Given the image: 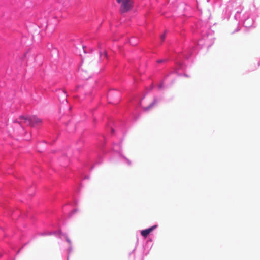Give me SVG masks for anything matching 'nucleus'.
<instances>
[{"label":"nucleus","mask_w":260,"mask_h":260,"mask_svg":"<svg viewBox=\"0 0 260 260\" xmlns=\"http://www.w3.org/2000/svg\"><path fill=\"white\" fill-rule=\"evenodd\" d=\"M157 227V225H153L148 229L142 230L141 232V235L144 237H147V236L152 231H153Z\"/></svg>","instance_id":"obj_3"},{"label":"nucleus","mask_w":260,"mask_h":260,"mask_svg":"<svg viewBox=\"0 0 260 260\" xmlns=\"http://www.w3.org/2000/svg\"><path fill=\"white\" fill-rule=\"evenodd\" d=\"M116 2L120 5L119 12L121 14L129 12L134 7V0H116Z\"/></svg>","instance_id":"obj_1"},{"label":"nucleus","mask_w":260,"mask_h":260,"mask_svg":"<svg viewBox=\"0 0 260 260\" xmlns=\"http://www.w3.org/2000/svg\"><path fill=\"white\" fill-rule=\"evenodd\" d=\"M31 126H34L35 125H39L42 123V120L36 117H31Z\"/></svg>","instance_id":"obj_4"},{"label":"nucleus","mask_w":260,"mask_h":260,"mask_svg":"<svg viewBox=\"0 0 260 260\" xmlns=\"http://www.w3.org/2000/svg\"><path fill=\"white\" fill-rule=\"evenodd\" d=\"M161 40L163 41L165 39V35L163 34L160 37Z\"/></svg>","instance_id":"obj_6"},{"label":"nucleus","mask_w":260,"mask_h":260,"mask_svg":"<svg viewBox=\"0 0 260 260\" xmlns=\"http://www.w3.org/2000/svg\"><path fill=\"white\" fill-rule=\"evenodd\" d=\"M19 119L21 120V121L19 122L20 124H26L28 125H31V117H26L24 116H20L19 117Z\"/></svg>","instance_id":"obj_2"},{"label":"nucleus","mask_w":260,"mask_h":260,"mask_svg":"<svg viewBox=\"0 0 260 260\" xmlns=\"http://www.w3.org/2000/svg\"><path fill=\"white\" fill-rule=\"evenodd\" d=\"M105 56H107V53H106V52L105 53Z\"/></svg>","instance_id":"obj_8"},{"label":"nucleus","mask_w":260,"mask_h":260,"mask_svg":"<svg viewBox=\"0 0 260 260\" xmlns=\"http://www.w3.org/2000/svg\"><path fill=\"white\" fill-rule=\"evenodd\" d=\"M156 104V101H154L152 103H151L148 107H147V108H145L144 109L145 110H148V109H150L152 106L153 105H154V104Z\"/></svg>","instance_id":"obj_5"},{"label":"nucleus","mask_w":260,"mask_h":260,"mask_svg":"<svg viewBox=\"0 0 260 260\" xmlns=\"http://www.w3.org/2000/svg\"><path fill=\"white\" fill-rule=\"evenodd\" d=\"M163 62V60H158V61H157V62H158V63H161V62Z\"/></svg>","instance_id":"obj_7"}]
</instances>
